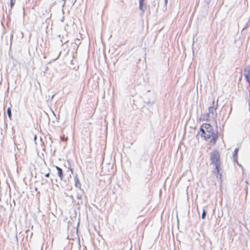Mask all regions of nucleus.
<instances>
[{"instance_id": "20e7f679", "label": "nucleus", "mask_w": 250, "mask_h": 250, "mask_svg": "<svg viewBox=\"0 0 250 250\" xmlns=\"http://www.w3.org/2000/svg\"><path fill=\"white\" fill-rule=\"evenodd\" d=\"M56 168L58 171V175L59 176L61 180H62L63 178V173L62 169L58 166H56Z\"/></svg>"}, {"instance_id": "0eeeda50", "label": "nucleus", "mask_w": 250, "mask_h": 250, "mask_svg": "<svg viewBox=\"0 0 250 250\" xmlns=\"http://www.w3.org/2000/svg\"><path fill=\"white\" fill-rule=\"evenodd\" d=\"M144 0H139V8L140 9L143 11V2Z\"/></svg>"}, {"instance_id": "6e6552de", "label": "nucleus", "mask_w": 250, "mask_h": 250, "mask_svg": "<svg viewBox=\"0 0 250 250\" xmlns=\"http://www.w3.org/2000/svg\"><path fill=\"white\" fill-rule=\"evenodd\" d=\"M7 114L8 117L10 119H11V109L10 107L8 108L7 109Z\"/></svg>"}, {"instance_id": "f8f14e48", "label": "nucleus", "mask_w": 250, "mask_h": 250, "mask_svg": "<svg viewBox=\"0 0 250 250\" xmlns=\"http://www.w3.org/2000/svg\"><path fill=\"white\" fill-rule=\"evenodd\" d=\"M45 12H46V13H47L48 14H49V13L50 11H47V10H46V11H45Z\"/></svg>"}, {"instance_id": "423d86ee", "label": "nucleus", "mask_w": 250, "mask_h": 250, "mask_svg": "<svg viewBox=\"0 0 250 250\" xmlns=\"http://www.w3.org/2000/svg\"><path fill=\"white\" fill-rule=\"evenodd\" d=\"M238 148H235L234 152H233V158L235 159H237V155H238Z\"/></svg>"}, {"instance_id": "9d476101", "label": "nucleus", "mask_w": 250, "mask_h": 250, "mask_svg": "<svg viewBox=\"0 0 250 250\" xmlns=\"http://www.w3.org/2000/svg\"><path fill=\"white\" fill-rule=\"evenodd\" d=\"M206 215V212L205 210H203L202 214V219H204Z\"/></svg>"}, {"instance_id": "7ed1b4c3", "label": "nucleus", "mask_w": 250, "mask_h": 250, "mask_svg": "<svg viewBox=\"0 0 250 250\" xmlns=\"http://www.w3.org/2000/svg\"><path fill=\"white\" fill-rule=\"evenodd\" d=\"M212 106H209L208 107V113L207 115V120H208V118L211 116L212 118H215L217 115V111L216 109L218 107V104L216 103L215 104V102L213 101L212 102Z\"/></svg>"}, {"instance_id": "1a4fd4ad", "label": "nucleus", "mask_w": 250, "mask_h": 250, "mask_svg": "<svg viewBox=\"0 0 250 250\" xmlns=\"http://www.w3.org/2000/svg\"><path fill=\"white\" fill-rule=\"evenodd\" d=\"M16 0H10V6L12 8L15 3Z\"/></svg>"}, {"instance_id": "39448f33", "label": "nucleus", "mask_w": 250, "mask_h": 250, "mask_svg": "<svg viewBox=\"0 0 250 250\" xmlns=\"http://www.w3.org/2000/svg\"><path fill=\"white\" fill-rule=\"evenodd\" d=\"M74 180H75V184L76 187L77 188H80L81 186V184L79 181L78 178L75 177Z\"/></svg>"}, {"instance_id": "f257e3e1", "label": "nucleus", "mask_w": 250, "mask_h": 250, "mask_svg": "<svg viewBox=\"0 0 250 250\" xmlns=\"http://www.w3.org/2000/svg\"><path fill=\"white\" fill-rule=\"evenodd\" d=\"M201 136L208 141L209 145L212 146L216 144L218 137V133L213 130L212 127L209 124H203L200 127Z\"/></svg>"}, {"instance_id": "9b49d317", "label": "nucleus", "mask_w": 250, "mask_h": 250, "mask_svg": "<svg viewBox=\"0 0 250 250\" xmlns=\"http://www.w3.org/2000/svg\"><path fill=\"white\" fill-rule=\"evenodd\" d=\"M49 175H50V173H47V174H45V176L46 177H47V178H48V177H49Z\"/></svg>"}, {"instance_id": "f03ea898", "label": "nucleus", "mask_w": 250, "mask_h": 250, "mask_svg": "<svg viewBox=\"0 0 250 250\" xmlns=\"http://www.w3.org/2000/svg\"><path fill=\"white\" fill-rule=\"evenodd\" d=\"M210 159L212 163L216 167V170L218 174L219 172V167L220 165V155L216 150H214L210 154Z\"/></svg>"}]
</instances>
